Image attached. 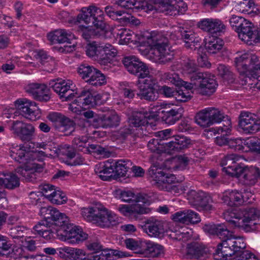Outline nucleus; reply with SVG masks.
<instances>
[{
  "mask_svg": "<svg viewBox=\"0 0 260 260\" xmlns=\"http://www.w3.org/2000/svg\"><path fill=\"white\" fill-rule=\"evenodd\" d=\"M122 62L127 71L138 78L137 82L138 91L136 95L141 100L155 101L157 98V79L150 74L147 66L135 56L123 58Z\"/></svg>",
  "mask_w": 260,
  "mask_h": 260,
  "instance_id": "1",
  "label": "nucleus"
},
{
  "mask_svg": "<svg viewBox=\"0 0 260 260\" xmlns=\"http://www.w3.org/2000/svg\"><path fill=\"white\" fill-rule=\"evenodd\" d=\"M204 230L221 240L213 253L215 260H227L246 247L243 237L235 236L224 224L205 225Z\"/></svg>",
  "mask_w": 260,
  "mask_h": 260,
  "instance_id": "2",
  "label": "nucleus"
},
{
  "mask_svg": "<svg viewBox=\"0 0 260 260\" xmlns=\"http://www.w3.org/2000/svg\"><path fill=\"white\" fill-rule=\"evenodd\" d=\"M50 81L49 83L50 88L58 93L60 99L63 101H71L76 98L74 103L70 105V109L75 113L80 112V108L84 106H93L96 104L100 96L95 92H92L89 89H83L80 92H75L72 89V84L69 80H57Z\"/></svg>",
  "mask_w": 260,
  "mask_h": 260,
  "instance_id": "3",
  "label": "nucleus"
},
{
  "mask_svg": "<svg viewBox=\"0 0 260 260\" xmlns=\"http://www.w3.org/2000/svg\"><path fill=\"white\" fill-rule=\"evenodd\" d=\"M77 20L80 23L83 22L95 27H86L82 30V36L87 41L90 39L99 38L107 31V25L104 12L97 7L90 6L82 8L77 16Z\"/></svg>",
  "mask_w": 260,
  "mask_h": 260,
  "instance_id": "4",
  "label": "nucleus"
},
{
  "mask_svg": "<svg viewBox=\"0 0 260 260\" xmlns=\"http://www.w3.org/2000/svg\"><path fill=\"white\" fill-rule=\"evenodd\" d=\"M224 218L246 232L260 230V210L256 208L247 207L240 212L228 211L224 213Z\"/></svg>",
  "mask_w": 260,
  "mask_h": 260,
  "instance_id": "5",
  "label": "nucleus"
},
{
  "mask_svg": "<svg viewBox=\"0 0 260 260\" xmlns=\"http://www.w3.org/2000/svg\"><path fill=\"white\" fill-rule=\"evenodd\" d=\"M56 216L52 217L49 221L50 225L55 226L59 233L60 239L67 241L71 244L79 243L87 238V234L81 229L69 223V219L64 214L58 210L55 211Z\"/></svg>",
  "mask_w": 260,
  "mask_h": 260,
  "instance_id": "6",
  "label": "nucleus"
},
{
  "mask_svg": "<svg viewBox=\"0 0 260 260\" xmlns=\"http://www.w3.org/2000/svg\"><path fill=\"white\" fill-rule=\"evenodd\" d=\"M148 39L151 46V57L155 62L165 64L173 60L174 54L166 37L160 34H151Z\"/></svg>",
  "mask_w": 260,
  "mask_h": 260,
  "instance_id": "7",
  "label": "nucleus"
},
{
  "mask_svg": "<svg viewBox=\"0 0 260 260\" xmlns=\"http://www.w3.org/2000/svg\"><path fill=\"white\" fill-rule=\"evenodd\" d=\"M81 211V214L85 219L93 222L102 228L109 227L116 223V216L112 215L103 207H84Z\"/></svg>",
  "mask_w": 260,
  "mask_h": 260,
  "instance_id": "8",
  "label": "nucleus"
},
{
  "mask_svg": "<svg viewBox=\"0 0 260 260\" xmlns=\"http://www.w3.org/2000/svg\"><path fill=\"white\" fill-rule=\"evenodd\" d=\"M235 62L241 75L249 79L255 78L260 81V63L256 55L244 54L236 57Z\"/></svg>",
  "mask_w": 260,
  "mask_h": 260,
  "instance_id": "9",
  "label": "nucleus"
},
{
  "mask_svg": "<svg viewBox=\"0 0 260 260\" xmlns=\"http://www.w3.org/2000/svg\"><path fill=\"white\" fill-rule=\"evenodd\" d=\"M155 4V10L166 15L175 16L183 14L187 9L183 2L179 0H150Z\"/></svg>",
  "mask_w": 260,
  "mask_h": 260,
  "instance_id": "10",
  "label": "nucleus"
},
{
  "mask_svg": "<svg viewBox=\"0 0 260 260\" xmlns=\"http://www.w3.org/2000/svg\"><path fill=\"white\" fill-rule=\"evenodd\" d=\"M225 118L224 114L218 109L209 107L200 111L195 117L196 123L203 127H208L219 123Z\"/></svg>",
  "mask_w": 260,
  "mask_h": 260,
  "instance_id": "11",
  "label": "nucleus"
},
{
  "mask_svg": "<svg viewBox=\"0 0 260 260\" xmlns=\"http://www.w3.org/2000/svg\"><path fill=\"white\" fill-rule=\"evenodd\" d=\"M77 72L80 77L90 84L98 86L106 83L105 75L99 70L87 64L83 63L78 68Z\"/></svg>",
  "mask_w": 260,
  "mask_h": 260,
  "instance_id": "12",
  "label": "nucleus"
},
{
  "mask_svg": "<svg viewBox=\"0 0 260 260\" xmlns=\"http://www.w3.org/2000/svg\"><path fill=\"white\" fill-rule=\"evenodd\" d=\"M47 117L56 131L64 133L65 135H71L75 129L74 121L60 113H51Z\"/></svg>",
  "mask_w": 260,
  "mask_h": 260,
  "instance_id": "13",
  "label": "nucleus"
},
{
  "mask_svg": "<svg viewBox=\"0 0 260 260\" xmlns=\"http://www.w3.org/2000/svg\"><path fill=\"white\" fill-rule=\"evenodd\" d=\"M15 105L19 114L30 120L35 121L41 116V110L34 102L20 99L15 101Z\"/></svg>",
  "mask_w": 260,
  "mask_h": 260,
  "instance_id": "14",
  "label": "nucleus"
},
{
  "mask_svg": "<svg viewBox=\"0 0 260 260\" xmlns=\"http://www.w3.org/2000/svg\"><path fill=\"white\" fill-rule=\"evenodd\" d=\"M149 172L159 189L170 191L171 189H173V187H175L171 185L176 181V177L174 175L166 173L155 166L151 167Z\"/></svg>",
  "mask_w": 260,
  "mask_h": 260,
  "instance_id": "15",
  "label": "nucleus"
},
{
  "mask_svg": "<svg viewBox=\"0 0 260 260\" xmlns=\"http://www.w3.org/2000/svg\"><path fill=\"white\" fill-rule=\"evenodd\" d=\"M157 111V116L166 124L172 125L182 118L184 113L182 107L175 106L171 107L168 105H160Z\"/></svg>",
  "mask_w": 260,
  "mask_h": 260,
  "instance_id": "16",
  "label": "nucleus"
},
{
  "mask_svg": "<svg viewBox=\"0 0 260 260\" xmlns=\"http://www.w3.org/2000/svg\"><path fill=\"white\" fill-rule=\"evenodd\" d=\"M0 256L14 259L28 257L22 248L13 246L8 238L1 235H0Z\"/></svg>",
  "mask_w": 260,
  "mask_h": 260,
  "instance_id": "17",
  "label": "nucleus"
},
{
  "mask_svg": "<svg viewBox=\"0 0 260 260\" xmlns=\"http://www.w3.org/2000/svg\"><path fill=\"white\" fill-rule=\"evenodd\" d=\"M10 129L13 133L22 141L29 142L34 137L35 127L30 123H24L21 121L16 120L12 122Z\"/></svg>",
  "mask_w": 260,
  "mask_h": 260,
  "instance_id": "18",
  "label": "nucleus"
},
{
  "mask_svg": "<svg viewBox=\"0 0 260 260\" xmlns=\"http://www.w3.org/2000/svg\"><path fill=\"white\" fill-rule=\"evenodd\" d=\"M239 125L246 134H254L260 129V122L256 115L242 112L239 116Z\"/></svg>",
  "mask_w": 260,
  "mask_h": 260,
  "instance_id": "19",
  "label": "nucleus"
},
{
  "mask_svg": "<svg viewBox=\"0 0 260 260\" xmlns=\"http://www.w3.org/2000/svg\"><path fill=\"white\" fill-rule=\"evenodd\" d=\"M163 221L153 217L146 220L143 224L140 225L143 231L152 237L161 238L164 236L166 230Z\"/></svg>",
  "mask_w": 260,
  "mask_h": 260,
  "instance_id": "20",
  "label": "nucleus"
},
{
  "mask_svg": "<svg viewBox=\"0 0 260 260\" xmlns=\"http://www.w3.org/2000/svg\"><path fill=\"white\" fill-rule=\"evenodd\" d=\"M41 165L32 163L31 166L17 167L15 171L23 177L27 182H34L37 179L38 175L43 171Z\"/></svg>",
  "mask_w": 260,
  "mask_h": 260,
  "instance_id": "21",
  "label": "nucleus"
},
{
  "mask_svg": "<svg viewBox=\"0 0 260 260\" xmlns=\"http://www.w3.org/2000/svg\"><path fill=\"white\" fill-rule=\"evenodd\" d=\"M239 157L234 154L227 155L222 160L221 165L223 167L222 170L231 177L237 176L238 171L240 172L242 166L237 162Z\"/></svg>",
  "mask_w": 260,
  "mask_h": 260,
  "instance_id": "22",
  "label": "nucleus"
},
{
  "mask_svg": "<svg viewBox=\"0 0 260 260\" xmlns=\"http://www.w3.org/2000/svg\"><path fill=\"white\" fill-rule=\"evenodd\" d=\"M26 91L32 94L35 100L40 102H47L50 99L49 90L44 84H29L26 87Z\"/></svg>",
  "mask_w": 260,
  "mask_h": 260,
  "instance_id": "23",
  "label": "nucleus"
},
{
  "mask_svg": "<svg viewBox=\"0 0 260 260\" xmlns=\"http://www.w3.org/2000/svg\"><path fill=\"white\" fill-rule=\"evenodd\" d=\"M241 169L242 170L238 171L237 176H235V177L239 178L246 185H254L260 176L259 170L257 168H247L243 166L241 167Z\"/></svg>",
  "mask_w": 260,
  "mask_h": 260,
  "instance_id": "24",
  "label": "nucleus"
},
{
  "mask_svg": "<svg viewBox=\"0 0 260 260\" xmlns=\"http://www.w3.org/2000/svg\"><path fill=\"white\" fill-rule=\"evenodd\" d=\"M118 209L124 215L128 216L136 220L139 219L142 214L148 213L151 211L150 208L141 206L139 204H134L129 207L120 205Z\"/></svg>",
  "mask_w": 260,
  "mask_h": 260,
  "instance_id": "25",
  "label": "nucleus"
},
{
  "mask_svg": "<svg viewBox=\"0 0 260 260\" xmlns=\"http://www.w3.org/2000/svg\"><path fill=\"white\" fill-rule=\"evenodd\" d=\"M191 144L190 139L184 136L177 135L168 142V147L169 153L180 151L188 148Z\"/></svg>",
  "mask_w": 260,
  "mask_h": 260,
  "instance_id": "26",
  "label": "nucleus"
},
{
  "mask_svg": "<svg viewBox=\"0 0 260 260\" xmlns=\"http://www.w3.org/2000/svg\"><path fill=\"white\" fill-rule=\"evenodd\" d=\"M208 253V248L198 242L189 243L186 247V255L190 258H204Z\"/></svg>",
  "mask_w": 260,
  "mask_h": 260,
  "instance_id": "27",
  "label": "nucleus"
},
{
  "mask_svg": "<svg viewBox=\"0 0 260 260\" xmlns=\"http://www.w3.org/2000/svg\"><path fill=\"white\" fill-rule=\"evenodd\" d=\"M140 254L145 257H158L164 252V247L160 245L149 241H144Z\"/></svg>",
  "mask_w": 260,
  "mask_h": 260,
  "instance_id": "28",
  "label": "nucleus"
},
{
  "mask_svg": "<svg viewBox=\"0 0 260 260\" xmlns=\"http://www.w3.org/2000/svg\"><path fill=\"white\" fill-rule=\"evenodd\" d=\"M181 38L185 42V46L186 48L198 50L202 49L201 47V38L197 37L190 30H182L180 31Z\"/></svg>",
  "mask_w": 260,
  "mask_h": 260,
  "instance_id": "29",
  "label": "nucleus"
},
{
  "mask_svg": "<svg viewBox=\"0 0 260 260\" xmlns=\"http://www.w3.org/2000/svg\"><path fill=\"white\" fill-rule=\"evenodd\" d=\"M152 118L151 114L146 111H135L128 118V122L131 126L137 127L148 124V120Z\"/></svg>",
  "mask_w": 260,
  "mask_h": 260,
  "instance_id": "30",
  "label": "nucleus"
},
{
  "mask_svg": "<svg viewBox=\"0 0 260 260\" xmlns=\"http://www.w3.org/2000/svg\"><path fill=\"white\" fill-rule=\"evenodd\" d=\"M237 32L240 39L248 42L256 35V33H257V30L251 22L246 19Z\"/></svg>",
  "mask_w": 260,
  "mask_h": 260,
  "instance_id": "31",
  "label": "nucleus"
},
{
  "mask_svg": "<svg viewBox=\"0 0 260 260\" xmlns=\"http://www.w3.org/2000/svg\"><path fill=\"white\" fill-rule=\"evenodd\" d=\"M117 54V49L111 44H106L104 46L102 45L100 63L104 65L111 63Z\"/></svg>",
  "mask_w": 260,
  "mask_h": 260,
  "instance_id": "32",
  "label": "nucleus"
},
{
  "mask_svg": "<svg viewBox=\"0 0 260 260\" xmlns=\"http://www.w3.org/2000/svg\"><path fill=\"white\" fill-rule=\"evenodd\" d=\"M204 76L199 86L203 90L205 94L210 95L215 91L217 84L214 76L211 74L205 73Z\"/></svg>",
  "mask_w": 260,
  "mask_h": 260,
  "instance_id": "33",
  "label": "nucleus"
},
{
  "mask_svg": "<svg viewBox=\"0 0 260 260\" xmlns=\"http://www.w3.org/2000/svg\"><path fill=\"white\" fill-rule=\"evenodd\" d=\"M161 79L166 82L171 83L177 86H183L186 89H191V84L182 80L177 73L172 72H165L161 74Z\"/></svg>",
  "mask_w": 260,
  "mask_h": 260,
  "instance_id": "34",
  "label": "nucleus"
},
{
  "mask_svg": "<svg viewBox=\"0 0 260 260\" xmlns=\"http://www.w3.org/2000/svg\"><path fill=\"white\" fill-rule=\"evenodd\" d=\"M71 33H68L64 29L56 30L48 35V39L52 44L70 43L69 41L73 38Z\"/></svg>",
  "mask_w": 260,
  "mask_h": 260,
  "instance_id": "35",
  "label": "nucleus"
},
{
  "mask_svg": "<svg viewBox=\"0 0 260 260\" xmlns=\"http://www.w3.org/2000/svg\"><path fill=\"white\" fill-rule=\"evenodd\" d=\"M57 254L64 260H76L82 254V249L64 246L57 249Z\"/></svg>",
  "mask_w": 260,
  "mask_h": 260,
  "instance_id": "36",
  "label": "nucleus"
},
{
  "mask_svg": "<svg viewBox=\"0 0 260 260\" xmlns=\"http://www.w3.org/2000/svg\"><path fill=\"white\" fill-rule=\"evenodd\" d=\"M29 148L27 146L20 145L18 149L11 150L10 156L20 164H26L29 158Z\"/></svg>",
  "mask_w": 260,
  "mask_h": 260,
  "instance_id": "37",
  "label": "nucleus"
},
{
  "mask_svg": "<svg viewBox=\"0 0 260 260\" xmlns=\"http://www.w3.org/2000/svg\"><path fill=\"white\" fill-rule=\"evenodd\" d=\"M85 49L86 55L100 63L102 45L98 42L92 41L87 44Z\"/></svg>",
  "mask_w": 260,
  "mask_h": 260,
  "instance_id": "38",
  "label": "nucleus"
},
{
  "mask_svg": "<svg viewBox=\"0 0 260 260\" xmlns=\"http://www.w3.org/2000/svg\"><path fill=\"white\" fill-rule=\"evenodd\" d=\"M0 185L8 189H14L19 186V178L12 173L5 174L4 178H0Z\"/></svg>",
  "mask_w": 260,
  "mask_h": 260,
  "instance_id": "39",
  "label": "nucleus"
},
{
  "mask_svg": "<svg viewBox=\"0 0 260 260\" xmlns=\"http://www.w3.org/2000/svg\"><path fill=\"white\" fill-rule=\"evenodd\" d=\"M105 12L106 15L113 20H120V22L126 23L133 21V17H127L123 16L120 18L119 17L121 16L123 14L125 13V11L121 10H116L115 7L113 6L108 5L105 8Z\"/></svg>",
  "mask_w": 260,
  "mask_h": 260,
  "instance_id": "40",
  "label": "nucleus"
},
{
  "mask_svg": "<svg viewBox=\"0 0 260 260\" xmlns=\"http://www.w3.org/2000/svg\"><path fill=\"white\" fill-rule=\"evenodd\" d=\"M115 173L118 177H124L127 172L132 168V162L128 159H121L113 162Z\"/></svg>",
  "mask_w": 260,
  "mask_h": 260,
  "instance_id": "41",
  "label": "nucleus"
},
{
  "mask_svg": "<svg viewBox=\"0 0 260 260\" xmlns=\"http://www.w3.org/2000/svg\"><path fill=\"white\" fill-rule=\"evenodd\" d=\"M168 142L160 141V140L153 139L150 140L147 144V147L152 152L160 154L161 153L169 152Z\"/></svg>",
  "mask_w": 260,
  "mask_h": 260,
  "instance_id": "42",
  "label": "nucleus"
},
{
  "mask_svg": "<svg viewBox=\"0 0 260 260\" xmlns=\"http://www.w3.org/2000/svg\"><path fill=\"white\" fill-rule=\"evenodd\" d=\"M53 151V153H50L49 155L57 156H66L70 159H72L76 155L75 151L70 145L67 144L61 145L57 148H54Z\"/></svg>",
  "mask_w": 260,
  "mask_h": 260,
  "instance_id": "43",
  "label": "nucleus"
},
{
  "mask_svg": "<svg viewBox=\"0 0 260 260\" xmlns=\"http://www.w3.org/2000/svg\"><path fill=\"white\" fill-rule=\"evenodd\" d=\"M120 120L119 116L115 112L103 114V128L117 127L119 125Z\"/></svg>",
  "mask_w": 260,
  "mask_h": 260,
  "instance_id": "44",
  "label": "nucleus"
},
{
  "mask_svg": "<svg viewBox=\"0 0 260 260\" xmlns=\"http://www.w3.org/2000/svg\"><path fill=\"white\" fill-rule=\"evenodd\" d=\"M223 42L222 40L217 37L210 38L208 42L206 43L205 47L210 53L215 54L219 51L223 47Z\"/></svg>",
  "mask_w": 260,
  "mask_h": 260,
  "instance_id": "45",
  "label": "nucleus"
},
{
  "mask_svg": "<svg viewBox=\"0 0 260 260\" xmlns=\"http://www.w3.org/2000/svg\"><path fill=\"white\" fill-rule=\"evenodd\" d=\"M97 260H113L114 257H125L126 253L118 250H104L100 254H96Z\"/></svg>",
  "mask_w": 260,
  "mask_h": 260,
  "instance_id": "46",
  "label": "nucleus"
},
{
  "mask_svg": "<svg viewBox=\"0 0 260 260\" xmlns=\"http://www.w3.org/2000/svg\"><path fill=\"white\" fill-rule=\"evenodd\" d=\"M218 75L228 83H233L235 76L231 71L230 68L223 64H220L217 67Z\"/></svg>",
  "mask_w": 260,
  "mask_h": 260,
  "instance_id": "47",
  "label": "nucleus"
},
{
  "mask_svg": "<svg viewBox=\"0 0 260 260\" xmlns=\"http://www.w3.org/2000/svg\"><path fill=\"white\" fill-rule=\"evenodd\" d=\"M28 229L22 225H16L9 230V234L13 239L23 238L27 233Z\"/></svg>",
  "mask_w": 260,
  "mask_h": 260,
  "instance_id": "48",
  "label": "nucleus"
},
{
  "mask_svg": "<svg viewBox=\"0 0 260 260\" xmlns=\"http://www.w3.org/2000/svg\"><path fill=\"white\" fill-rule=\"evenodd\" d=\"M133 4L134 6L132 9H141L145 11L155 10V4L150 2V0L149 1L134 0Z\"/></svg>",
  "mask_w": 260,
  "mask_h": 260,
  "instance_id": "49",
  "label": "nucleus"
},
{
  "mask_svg": "<svg viewBox=\"0 0 260 260\" xmlns=\"http://www.w3.org/2000/svg\"><path fill=\"white\" fill-rule=\"evenodd\" d=\"M244 145L253 152L260 153V139L251 137L244 140Z\"/></svg>",
  "mask_w": 260,
  "mask_h": 260,
  "instance_id": "50",
  "label": "nucleus"
},
{
  "mask_svg": "<svg viewBox=\"0 0 260 260\" xmlns=\"http://www.w3.org/2000/svg\"><path fill=\"white\" fill-rule=\"evenodd\" d=\"M238 9L243 13L250 14L254 10H257L253 0H242L238 4Z\"/></svg>",
  "mask_w": 260,
  "mask_h": 260,
  "instance_id": "51",
  "label": "nucleus"
},
{
  "mask_svg": "<svg viewBox=\"0 0 260 260\" xmlns=\"http://www.w3.org/2000/svg\"><path fill=\"white\" fill-rule=\"evenodd\" d=\"M143 242L136 240L133 238H126L124 240V243L127 249L136 251V253L139 254H140Z\"/></svg>",
  "mask_w": 260,
  "mask_h": 260,
  "instance_id": "52",
  "label": "nucleus"
},
{
  "mask_svg": "<svg viewBox=\"0 0 260 260\" xmlns=\"http://www.w3.org/2000/svg\"><path fill=\"white\" fill-rule=\"evenodd\" d=\"M182 66L183 74L187 77L198 69L194 63V61L189 58L183 60Z\"/></svg>",
  "mask_w": 260,
  "mask_h": 260,
  "instance_id": "53",
  "label": "nucleus"
},
{
  "mask_svg": "<svg viewBox=\"0 0 260 260\" xmlns=\"http://www.w3.org/2000/svg\"><path fill=\"white\" fill-rule=\"evenodd\" d=\"M48 199L54 204L61 205L66 203L67 198L64 193L59 190L55 189L52 192V195Z\"/></svg>",
  "mask_w": 260,
  "mask_h": 260,
  "instance_id": "54",
  "label": "nucleus"
},
{
  "mask_svg": "<svg viewBox=\"0 0 260 260\" xmlns=\"http://www.w3.org/2000/svg\"><path fill=\"white\" fill-rule=\"evenodd\" d=\"M40 236L46 240H52L56 237L60 239V237L59 233L55 229V227L52 226L51 225H48V227L40 235Z\"/></svg>",
  "mask_w": 260,
  "mask_h": 260,
  "instance_id": "55",
  "label": "nucleus"
},
{
  "mask_svg": "<svg viewBox=\"0 0 260 260\" xmlns=\"http://www.w3.org/2000/svg\"><path fill=\"white\" fill-rule=\"evenodd\" d=\"M36 59L38 60L42 65H45L49 62L53 67H54L55 61L51 57L48 56L46 52L43 50H40L36 52L34 55Z\"/></svg>",
  "mask_w": 260,
  "mask_h": 260,
  "instance_id": "56",
  "label": "nucleus"
},
{
  "mask_svg": "<svg viewBox=\"0 0 260 260\" xmlns=\"http://www.w3.org/2000/svg\"><path fill=\"white\" fill-rule=\"evenodd\" d=\"M185 224H189L198 223L201 221L200 217L198 213L191 210H185Z\"/></svg>",
  "mask_w": 260,
  "mask_h": 260,
  "instance_id": "57",
  "label": "nucleus"
},
{
  "mask_svg": "<svg viewBox=\"0 0 260 260\" xmlns=\"http://www.w3.org/2000/svg\"><path fill=\"white\" fill-rule=\"evenodd\" d=\"M56 209L51 206L41 207L40 209V215L43 217V220H49L52 217L56 216V214H55V211Z\"/></svg>",
  "mask_w": 260,
  "mask_h": 260,
  "instance_id": "58",
  "label": "nucleus"
},
{
  "mask_svg": "<svg viewBox=\"0 0 260 260\" xmlns=\"http://www.w3.org/2000/svg\"><path fill=\"white\" fill-rule=\"evenodd\" d=\"M84 153H96L99 155H107V153H109L107 149L101 147L97 144L89 145L88 147L85 148L84 151Z\"/></svg>",
  "mask_w": 260,
  "mask_h": 260,
  "instance_id": "59",
  "label": "nucleus"
},
{
  "mask_svg": "<svg viewBox=\"0 0 260 260\" xmlns=\"http://www.w3.org/2000/svg\"><path fill=\"white\" fill-rule=\"evenodd\" d=\"M211 28L212 29L210 30V33L217 35L224 32L226 26L221 20L217 19H213Z\"/></svg>",
  "mask_w": 260,
  "mask_h": 260,
  "instance_id": "60",
  "label": "nucleus"
},
{
  "mask_svg": "<svg viewBox=\"0 0 260 260\" xmlns=\"http://www.w3.org/2000/svg\"><path fill=\"white\" fill-rule=\"evenodd\" d=\"M48 225H50V222L48 220H41L38 221L33 227L31 233L36 235H40L46 230Z\"/></svg>",
  "mask_w": 260,
  "mask_h": 260,
  "instance_id": "61",
  "label": "nucleus"
},
{
  "mask_svg": "<svg viewBox=\"0 0 260 260\" xmlns=\"http://www.w3.org/2000/svg\"><path fill=\"white\" fill-rule=\"evenodd\" d=\"M203 198H201V200L198 202L197 206H200L203 209L206 211H210L212 209L213 207L211 203L212 200L210 196H208L206 193H204Z\"/></svg>",
  "mask_w": 260,
  "mask_h": 260,
  "instance_id": "62",
  "label": "nucleus"
},
{
  "mask_svg": "<svg viewBox=\"0 0 260 260\" xmlns=\"http://www.w3.org/2000/svg\"><path fill=\"white\" fill-rule=\"evenodd\" d=\"M87 138L84 136L75 137L73 140V145L74 148L79 151L84 152L87 147Z\"/></svg>",
  "mask_w": 260,
  "mask_h": 260,
  "instance_id": "63",
  "label": "nucleus"
},
{
  "mask_svg": "<svg viewBox=\"0 0 260 260\" xmlns=\"http://www.w3.org/2000/svg\"><path fill=\"white\" fill-rule=\"evenodd\" d=\"M238 192L237 190H233L231 192H225L221 197V200L224 203L229 206H234L233 202L235 200L236 196Z\"/></svg>",
  "mask_w": 260,
  "mask_h": 260,
  "instance_id": "64",
  "label": "nucleus"
}]
</instances>
